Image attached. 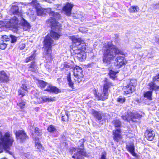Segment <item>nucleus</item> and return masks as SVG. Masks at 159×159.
<instances>
[{
  "label": "nucleus",
  "instance_id": "32",
  "mask_svg": "<svg viewBox=\"0 0 159 159\" xmlns=\"http://www.w3.org/2000/svg\"><path fill=\"white\" fill-rule=\"evenodd\" d=\"M139 10V8L137 6H132L129 9V11L130 13L137 12Z\"/></svg>",
  "mask_w": 159,
  "mask_h": 159
},
{
  "label": "nucleus",
  "instance_id": "46",
  "mask_svg": "<svg viewBox=\"0 0 159 159\" xmlns=\"http://www.w3.org/2000/svg\"><path fill=\"white\" fill-rule=\"evenodd\" d=\"M6 44L2 43L0 44V48L2 49H4L7 47Z\"/></svg>",
  "mask_w": 159,
  "mask_h": 159
},
{
  "label": "nucleus",
  "instance_id": "47",
  "mask_svg": "<svg viewBox=\"0 0 159 159\" xmlns=\"http://www.w3.org/2000/svg\"><path fill=\"white\" fill-rule=\"evenodd\" d=\"M25 47V43H21L19 46V48L20 50H22L24 49Z\"/></svg>",
  "mask_w": 159,
  "mask_h": 159
},
{
  "label": "nucleus",
  "instance_id": "3",
  "mask_svg": "<svg viewBox=\"0 0 159 159\" xmlns=\"http://www.w3.org/2000/svg\"><path fill=\"white\" fill-rule=\"evenodd\" d=\"M47 10L51 16L50 18L47 20V23L49 24V25L52 26V29L55 31L60 30L61 26L59 22L56 21V20L60 18V15L59 13L52 11L51 8H48Z\"/></svg>",
  "mask_w": 159,
  "mask_h": 159
},
{
  "label": "nucleus",
  "instance_id": "27",
  "mask_svg": "<svg viewBox=\"0 0 159 159\" xmlns=\"http://www.w3.org/2000/svg\"><path fill=\"white\" fill-rule=\"evenodd\" d=\"M126 147L128 150L131 152L133 155L135 154L134 152V146L133 144L131 143L129 145H127Z\"/></svg>",
  "mask_w": 159,
  "mask_h": 159
},
{
  "label": "nucleus",
  "instance_id": "54",
  "mask_svg": "<svg viewBox=\"0 0 159 159\" xmlns=\"http://www.w3.org/2000/svg\"><path fill=\"white\" fill-rule=\"evenodd\" d=\"M29 128L31 130L32 129V128L33 129V127L32 126H30L29 127Z\"/></svg>",
  "mask_w": 159,
  "mask_h": 159
},
{
  "label": "nucleus",
  "instance_id": "37",
  "mask_svg": "<svg viewBox=\"0 0 159 159\" xmlns=\"http://www.w3.org/2000/svg\"><path fill=\"white\" fill-rule=\"evenodd\" d=\"M83 49H84L79 48V49H77V50H76L75 48H74L73 53H74L76 56L78 55V54H80V53L81 52V51H83Z\"/></svg>",
  "mask_w": 159,
  "mask_h": 159
},
{
  "label": "nucleus",
  "instance_id": "24",
  "mask_svg": "<svg viewBox=\"0 0 159 159\" xmlns=\"http://www.w3.org/2000/svg\"><path fill=\"white\" fill-rule=\"evenodd\" d=\"M132 113L131 111H128L121 116L122 119L126 121H129L132 119Z\"/></svg>",
  "mask_w": 159,
  "mask_h": 159
},
{
  "label": "nucleus",
  "instance_id": "4",
  "mask_svg": "<svg viewBox=\"0 0 159 159\" xmlns=\"http://www.w3.org/2000/svg\"><path fill=\"white\" fill-rule=\"evenodd\" d=\"M13 141L12 135L8 132L6 133L4 135L1 134L0 137V148L8 149L12 146Z\"/></svg>",
  "mask_w": 159,
  "mask_h": 159
},
{
  "label": "nucleus",
  "instance_id": "35",
  "mask_svg": "<svg viewBox=\"0 0 159 159\" xmlns=\"http://www.w3.org/2000/svg\"><path fill=\"white\" fill-rule=\"evenodd\" d=\"M35 57V55L34 53H33L30 56L27 57L25 59V62H28L31 61L33 60L34 59Z\"/></svg>",
  "mask_w": 159,
  "mask_h": 159
},
{
  "label": "nucleus",
  "instance_id": "16",
  "mask_svg": "<svg viewBox=\"0 0 159 159\" xmlns=\"http://www.w3.org/2000/svg\"><path fill=\"white\" fill-rule=\"evenodd\" d=\"M83 71L79 66H76L74 69V75L75 77L81 78L83 77Z\"/></svg>",
  "mask_w": 159,
  "mask_h": 159
},
{
  "label": "nucleus",
  "instance_id": "26",
  "mask_svg": "<svg viewBox=\"0 0 159 159\" xmlns=\"http://www.w3.org/2000/svg\"><path fill=\"white\" fill-rule=\"evenodd\" d=\"M67 79L69 87L71 88L72 89H75L74 86V83L72 81V80H71L70 77V73L68 74L67 76Z\"/></svg>",
  "mask_w": 159,
  "mask_h": 159
},
{
  "label": "nucleus",
  "instance_id": "56",
  "mask_svg": "<svg viewBox=\"0 0 159 159\" xmlns=\"http://www.w3.org/2000/svg\"><path fill=\"white\" fill-rule=\"evenodd\" d=\"M2 16L1 14L0 13V19L2 17Z\"/></svg>",
  "mask_w": 159,
  "mask_h": 159
},
{
  "label": "nucleus",
  "instance_id": "36",
  "mask_svg": "<svg viewBox=\"0 0 159 159\" xmlns=\"http://www.w3.org/2000/svg\"><path fill=\"white\" fill-rule=\"evenodd\" d=\"M48 130L49 132H52L56 131V129L54 126L52 125H51L48 126Z\"/></svg>",
  "mask_w": 159,
  "mask_h": 159
},
{
  "label": "nucleus",
  "instance_id": "14",
  "mask_svg": "<svg viewBox=\"0 0 159 159\" xmlns=\"http://www.w3.org/2000/svg\"><path fill=\"white\" fill-rule=\"evenodd\" d=\"M38 102L39 103L43 102H53L56 101V98L55 97H49L47 96H44L39 98L38 99Z\"/></svg>",
  "mask_w": 159,
  "mask_h": 159
},
{
  "label": "nucleus",
  "instance_id": "13",
  "mask_svg": "<svg viewBox=\"0 0 159 159\" xmlns=\"http://www.w3.org/2000/svg\"><path fill=\"white\" fill-rule=\"evenodd\" d=\"M74 5L71 3H67L63 7L62 10L64 14L68 16H70L71 14V10Z\"/></svg>",
  "mask_w": 159,
  "mask_h": 159
},
{
  "label": "nucleus",
  "instance_id": "19",
  "mask_svg": "<svg viewBox=\"0 0 159 159\" xmlns=\"http://www.w3.org/2000/svg\"><path fill=\"white\" fill-rule=\"evenodd\" d=\"M145 136L149 141H152L155 136L154 132L151 129L146 130Z\"/></svg>",
  "mask_w": 159,
  "mask_h": 159
},
{
  "label": "nucleus",
  "instance_id": "48",
  "mask_svg": "<svg viewBox=\"0 0 159 159\" xmlns=\"http://www.w3.org/2000/svg\"><path fill=\"white\" fill-rule=\"evenodd\" d=\"M106 153L105 152H103L101 156L99 159H106Z\"/></svg>",
  "mask_w": 159,
  "mask_h": 159
},
{
  "label": "nucleus",
  "instance_id": "18",
  "mask_svg": "<svg viewBox=\"0 0 159 159\" xmlns=\"http://www.w3.org/2000/svg\"><path fill=\"white\" fill-rule=\"evenodd\" d=\"M45 90L51 93H54L55 94L61 92L60 90L57 87L52 85H49L48 86Z\"/></svg>",
  "mask_w": 159,
  "mask_h": 159
},
{
  "label": "nucleus",
  "instance_id": "11",
  "mask_svg": "<svg viewBox=\"0 0 159 159\" xmlns=\"http://www.w3.org/2000/svg\"><path fill=\"white\" fill-rule=\"evenodd\" d=\"M153 81L149 84V89L152 90L159 91V86H157L156 84H159V74L153 77Z\"/></svg>",
  "mask_w": 159,
  "mask_h": 159
},
{
  "label": "nucleus",
  "instance_id": "6",
  "mask_svg": "<svg viewBox=\"0 0 159 159\" xmlns=\"http://www.w3.org/2000/svg\"><path fill=\"white\" fill-rule=\"evenodd\" d=\"M72 40L73 43L72 49L73 51L74 48L75 49H86L85 43L83 40L80 38H77L76 37L73 36L72 37Z\"/></svg>",
  "mask_w": 159,
  "mask_h": 159
},
{
  "label": "nucleus",
  "instance_id": "42",
  "mask_svg": "<svg viewBox=\"0 0 159 159\" xmlns=\"http://www.w3.org/2000/svg\"><path fill=\"white\" fill-rule=\"evenodd\" d=\"M125 98L124 97L120 96L117 99V101L118 102H120V103H123L125 101Z\"/></svg>",
  "mask_w": 159,
  "mask_h": 159
},
{
  "label": "nucleus",
  "instance_id": "1",
  "mask_svg": "<svg viewBox=\"0 0 159 159\" xmlns=\"http://www.w3.org/2000/svg\"><path fill=\"white\" fill-rule=\"evenodd\" d=\"M103 61L104 63L110 64L113 61L116 55L118 56L115 59V64L117 68L121 67L125 64V60L124 56H119L123 55V52L111 43H108L104 45Z\"/></svg>",
  "mask_w": 159,
  "mask_h": 159
},
{
  "label": "nucleus",
  "instance_id": "55",
  "mask_svg": "<svg viewBox=\"0 0 159 159\" xmlns=\"http://www.w3.org/2000/svg\"><path fill=\"white\" fill-rule=\"evenodd\" d=\"M43 1H45L48 2H49V0H43Z\"/></svg>",
  "mask_w": 159,
  "mask_h": 159
},
{
  "label": "nucleus",
  "instance_id": "40",
  "mask_svg": "<svg viewBox=\"0 0 159 159\" xmlns=\"http://www.w3.org/2000/svg\"><path fill=\"white\" fill-rule=\"evenodd\" d=\"M35 133L37 135L40 136L41 135L42 131L38 128H35L34 129Z\"/></svg>",
  "mask_w": 159,
  "mask_h": 159
},
{
  "label": "nucleus",
  "instance_id": "49",
  "mask_svg": "<svg viewBox=\"0 0 159 159\" xmlns=\"http://www.w3.org/2000/svg\"><path fill=\"white\" fill-rule=\"evenodd\" d=\"M2 37L3 39L6 41H9L10 40L9 38L7 36L5 35L3 36Z\"/></svg>",
  "mask_w": 159,
  "mask_h": 159
},
{
  "label": "nucleus",
  "instance_id": "57",
  "mask_svg": "<svg viewBox=\"0 0 159 159\" xmlns=\"http://www.w3.org/2000/svg\"><path fill=\"white\" fill-rule=\"evenodd\" d=\"M9 153L10 154H11V153L10 152H9Z\"/></svg>",
  "mask_w": 159,
  "mask_h": 159
},
{
  "label": "nucleus",
  "instance_id": "15",
  "mask_svg": "<svg viewBox=\"0 0 159 159\" xmlns=\"http://www.w3.org/2000/svg\"><path fill=\"white\" fill-rule=\"evenodd\" d=\"M92 114L96 119V121L101 124H103V120L102 118V113H101L93 110L92 111Z\"/></svg>",
  "mask_w": 159,
  "mask_h": 159
},
{
  "label": "nucleus",
  "instance_id": "43",
  "mask_svg": "<svg viewBox=\"0 0 159 159\" xmlns=\"http://www.w3.org/2000/svg\"><path fill=\"white\" fill-rule=\"evenodd\" d=\"M11 38V43H14L16 41L17 38L15 36L11 35L10 36Z\"/></svg>",
  "mask_w": 159,
  "mask_h": 159
},
{
  "label": "nucleus",
  "instance_id": "21",
  "mask_svg": "<svg viewBox=\"0 0 159 159\" xmlns=\"http://www.w3.org/2000/svg\"><path fill=\"white\" fill-rule=\"evenodd\" d=\"M28 89V88L26 84H22L20 89L18 90L19 95H21L22 97L24 96L27 93Z\"/></svg>",
  "mask_w": 159,
  "mask_h": 159
},
{
  "label": "nucleus",
  "instance_id": "51",
  "mask_svg": "<svg viewBox=\"0 0 159 159\" xmlns=\"http://www.w3.org/2000/svg\"><path fill=\"white\" fill-rule=\"evenodd\" d=\"M159 6V4H156L154 6V8H157Z\"/></svg>",
  "mask_w": 159,
  "mask_h": 159
},
{
  "label": "nucleus",
  "instance_id": "17",
  "mask_svg": "<svg viewBox=\"0 0 159 159\" xmlns=\"http://www.w3.org/2000/svg\"><path fill=\"white\" fill-rule=\"evenodd\" d=\"M20 23L21 25V28L25 31H28L31 28L30 24L23 18L22 19Z\"/></svg>",
  "mask_w": 159,
  "mask_h": 159
},
{
  "label": "nucleus",
  "instance_id": "30",
  "mask_svg": "<svg viewBox=\"0 0 159 159\" xmlns=\"http://www.w3.org/2000/svg\"><path fill=\"white\" fill-rule=\"evenodd\" d=\"M35 140L36 148L40 149V151H41V149H43V147L41 143L39 142V138L38 137L35 138Z\"/></svg>",
  "mask_w": 159,
  "mask_h": 159
},
{
  "label": "nucleus",
  "instance_id": "8",
  "mask_svg": "<svg viewBox=\"0 0 159 159\" xmlns=\"http://www.w3.org/2000/svg\"><path fill=\"white\" fill-rule=\"evenodd\" d=\"M137 81L135 80H131L126 86H124L123 90L125 94L132 93L135 90V86Z\"/></svg>",
  "mask_w": 159,
  "mask_h": 159
},
{
  "label": "nucleus",
  "instance_id": "22",
  "mask_svg": "<svg viewBox=\"0 0 159 159\" xmlns=\"http://www.w3.org/2000/svg\"><path fill=\"white\" fill-rule=\"evenodd\" d=\"M9 80L8 77L4 71H0V83L7 82Z\"/></svg>",
  "mask_w": 159,
  "mask_h": 159
},
{
  "label": "nucleus",
  "instance_id": "9",
  "mask_svg": "<svg viewBox=\"0 0 159 159\" xmlns=\"http://www.w3.org/2000/svg\"><path fill=\"white\" fill-rule=\"evenodd\" d=\"M19 22L18 18L16 16H14L9 21H5L4 25L7 28L16 29L17 27Z\"/></svg>",
  "mask_w": 159,
  "mask_h": 159
},
{
  "label": "nucleus",
  "instance_id": "2",
  "mask_svg": "<svg viewBox=\"0 0 159 159\" xmlns=\"http://www.w3.org/2000/svg\"><path fill=\"white\" fill-rule=\"evenodd\" d=\"M61 36L59 33L51 31L50 34H48L44 40L43 48L46 51L45 58L49 61L52 59L51 55L52 47L55 44L52 38L54 39H58Z\"/></svg>",
  "mask_w": 159,
  "mask_h": 159
},
{
  "label": "nucleus",
  "instance_id": "34",
  "mask_svg": "<svg viewBox=\"0 0 159 159\" xmlns=\"http://www.w3.org/2000/svg\"><path fill=\"white\" fill-rule=\"evenodd\" d=\"M112 123L116 127H119L121 125V122L118 119H115L112 121Z\"/></svg>",
  "mask_w": 159,
  "mask_h": 159
},
{
  "label": "nucleus",
  "instance_id": "23",
  "mask_svg": "<svg viewBox=\"0 0 159 159\" xmlns=\"http://www.w3.org/2000/svg\"><path fill=\"white\" fill-rule=\"evenodd\" d=\"M11 12L14 14L17 15L19 16H21L22 13L19 10L18 6L16 5H13L11 8Z\"/></svg>",
  "mask_w": 159,
  "mask_h": 159
},
{
  "label": "nucleus",
  "instance_id": "52",
  "mask_svg": "<svg viewBox=\"0 0 159 159\" xmlns=\"http://www.w3.org/2000/svg\"><path fill=\"white\" fill-rule=\"evenodd\" d=\"M28 156H26V157L28 159H30V156L29 155V154H27Z\"/></svg>",
  "mask_w": 159,
  "mask_h": 159
},
{
  "label": "nucleus",
  "instance_id": "20",
  "mask_svg": "<svg viewBox=\"0 0 159 159\" xmlns=\"http://www.w3.org/2000/svg\"><path fill=\"white\" fill-rule=\"evenodd\" d=\"M120 131L119 129H117L115 130H113V134L114 135L113 139L114 140L117 142L120 140L121 138L120 133Z\"/></svg>",
  "mask_w": 159,
  "mask_h": 159
},
{
  "label": "nucleus",
  "instance_id": "33",
  "mask_svg": "<svg viewBox=\"0 0 159 159\" xmlns=\"http://www.w3.org/2000/svg\"><path fill=\"white\" fill-rule=\"evenodd\" d=\"M152 91H148L146 92L144 94V97L145 98H147L149 100H152Z\"/></svg>",
  "mask_w": 159,
  "mask_h": 159
},
{
  "label": "nucleus",
  "instance_id": "12",
  "mask_svg": "<svg viewBox=\"0 0 159 159\" xmlns=\"http://www.w3.org/2000/svg\"><path fill=\"white\" fill-rule=\"evenodd\" d=\"M16 138L20 142H23L28 139L26 134L22 130L16 131L15 133Z\"/></svg>",
  "mask_w": 159,
  "mask_h": 159
},
{
  "label": "nucleus",
  "instance_id": "28",
  "mask_svg": "<svg viewBox=\"0 0 159 159\" xmlns=\"http://www.w3.org/2000/svg\"><path fill=\"white\" fill-rule=\"evenodd\" d=\"M28 70L32 72H35L36 71V66L34 61L31 62L30 66L29 67Z\"/></svg>",
  "mask_w": 159,
  "mask_h": 159
},
{
  "label": "nucleus",
  "instance_id": "7",
  "mask_svg": "<svg viewBox=\"0 0 159 159\" xmlns=\"http://www.w3.org/2000/svg\"><path fill=\"white\" fill-rule=\"evenodd\" d=\"M112 86L111 83L107 82L104 85L103 91L99 93L98 100L104 101L107 99L108 95V89Z\"/></svg>",
  "mask_w": 159,
  "mask_h": 159
},
{
  "label": "nucleus",
  "instance_id": "29",
  "mask_svg": "<svg viewBox=\"0 0 159 159\" xmlns=\"http://www.w3.org/2000/svg\"><path fill=\"white\" fill-rule=\"evenodd\" d=\"M73 68V66L72 65H70L68 63L65 62L64 64H63V67L61 69L67 70Z\"/></svg>",
  "mask_w": 159,
  "mask_h": 159
},
{
  "label": "nucleus",
  "instance_id": "38",
  "mask_svg": "<svg viewBox=\"0 0 159 159\" xmlns=\"http://www.w3.org/2000/svg\"><path fill=\"white\" fill-rule=\"evenodd\" d=\"M116 73H117L116 72L111 70L110 71L109 74L110 75V77L114 79L116 77Z\"/></svg>",
  "mask_w": 159,
  "mask_h": 159
},
{
  "label": "nucleus",
  "instance_id": "31",
  "mask_svg": "<svg viewBox=\"0 0 159 159\" xmlns=\"http://www.w3.org/2000/svg\"><path fill=\"white\" fill-rule=\"evenodd\" d=\"M132 119H131V120L134 122H135L136 121L134 120V119H140L141 118L142 116L138 113L134 114L132 113Z\"/></svg>",
  "mask_w": 159,
  "mask_h": 159
},
{
  "label": "nucleus",
  "instance_id": "39",
  "mask_svg": "<svg viewBox=\"0 0 159 159\" xmlns=\"http://www.w3.org/2000/svg\"><path fill=\"white\" fill-rule=\"evenodd\" d=\"M39 84L41 88H44L47 85V83L43 81H40L39 82Z\"/></svg>",
  "mask_w": 159,
  "mask_h": 159
},
{
  "label": "nucleus",
  "instance_id": "45",
  "mask_svg": "<svg viewBox=\"0 0 159 159\" xmlns=\"http://www.w3.org/2000/svg\"><path fill=\"white\" fill-rule=\"evenodd\" d=\"M25 104V102H23L19 103V104H18V105L21 109H22L24 107Z\"/></svg>",
  "mask_w": 159,
  "mask_h": 159
},
{
  "label": "nucleus",
  "instance_id": "5",
  "mask_svg": "<svg viewBox=\"0 0 159 159\" xmlns=\"http://www.w3.org/2000/svg\"><path fill=\"white\" fill-rule=\"evenodd\" d=\"M70 152L74 153V155L72 156L73 158L83 159V156H86V154L83 148H73L70 149Z\"/></svg>",
  "mask_w": 159,
  "mask_h": 159
},
{
  "label": "nucleus",
  "instance_id": "58",
  "mask_svg": "<svg viewBox=\"0 0 159 159\" xmlns=\"http://www.w3.org/2000/svg\"><path fill=\"white\" fill-rule=\"evenodd\" d=\"M140 46V47H139V48H141V46Z\"/></svg>",
  "mask_w": 159,
  "mask_h": 159
},
{
  "label": "nucleus",
  "instance_id": "44",
  "mask_svg": "<svg viewBox=\"0 0 159 159\" xmlns=\"http://www.w3.org/2000/svg\"><path fill=\"white\" fill-rule=\"evenodd\" d=\"M84 16L85 15H84L82 13L80 12L79 13H78L77 14V17L80 19H81V20H82V19L84 17Z\"/></svg>",
  "mask_w": 159,
  "mask_h": 159
},
{
  "label": "nucleus",
  "instance_id": "50",
  "mask_svg": "<svg viewBox=\"0 0 159 159\" xmlns=\"http://www.w3.org/2000/svg\"><path fill=\"white\" fill-rule=\"evenodd\" d=\"M77 79L76 80V81L78 83H80V82L82 81V80L83 79V77L80 78V77H76Z\"/></svg>",
  "mask_w": 159,
  "mask_h": 159
},
{
  "label": "nucleus",
  "instance_id": "53",
  "mask_svg": "<svg viewBox=\"0 0 159 159\" xmlns=\"http://www.w3.org/2000/svg\"><path fill=\"white\" fill-rule=\"evenodd\" d=\"M91 65H92V64H89L88 65V67H91Z\"/></svg>",
  "mask_w": 159,
  "mask_h": 159
},
{
  "label": "nucleus",
  "instance_id": "10",
  "mask_svg": "<svg viewBox=\"0 0 159 159\" xmlns=\"http://www.w3.org/2000/svg\"><path fill=\"white\" fill-rule=\"evenodd\" d=\"M29 4L35 8L37 15L38 16L42 15L45 12V10L41 7L36 0H33Z\"/></svg>",
  "mask_w": 159,
  "mask_h": 159
},
{
  "label": "nucleus",
  "instance_id": "25",
  "mask_svg": "<svg viewBox=\"0 0 159 159\" xmlns=\"http://www.w3.org/2000/svg\"><path fill=\"white\" fill-rule=\"evenodd\" d=\"M76 57L80 61H82L86 59V54L85 52L83 51H81V52L80 54L77 55Z\"/></svg>",
  "mask_w": 159,
  "mask_h": 159
},
{
  "label": "nucleus",
  "instance_id": "41",
  "mask_svg": "<svg viewBox=\"0 0 159 159\" xmlns=\"http://www.w3.org/2000/svg\"><path fill=\"white\" fill-rule=\"evenodd\" d=\"M69 118V116L67 113H66L65 115L62 116V120L63 121H67Z\"/></svg>",
  "mask_w": 159,
  "mask_h": 159
}]
</instances>
